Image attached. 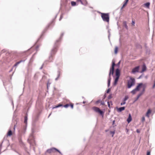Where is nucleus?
Returning <instances> with one entry per match:
<instances>
[{"instance_id":"20e7f679","label":"nucleus","mask_w":155,"mask_h":155,"mask_svg":"<svg viewBox=\"0 0 155 155\" xmlns=\"http://www.w3.org/2000/svg\"><path fill=\"white\" fill-rule=\"evenodd\" d=\"M55 151H57L60 154L61 153V152L58 150L54 147L48 149L46 151V152L49 153H54Z\"/></svg>"},{"instance_id":"de8ad7c7","label":"nucleus","mask_w":155,"mask_h":155,"mask_svg":"<svg viewBox=\"0 0 155 155\" xmlns=\"http://www.w3.org/2000/svg\"><path fill=\"white\" fill-rule=\"evenodd\" d=\"M42 68V66L40 68V69H41Z\"/></svg>"},{"instance_id":"423d86ee","label":"nucleus","mask_w":155,"mask_h":155,"mask_svg":"<svg viewBox=\"0 0 155 155\" xmlns=\"http://www.w3.org/2000/svg\"><path fill=\"white\" fill-rule=\"evenodd\" d=\"M77 2H80L82 4L84 5H86L87 4L86 0H77Z\"/></svg>"},{"instance_id":"7ed1b4c3","label":"nucleus","mask_w":155,"mask_h":155,"mask_svg":"<svg viewBox=\"0 0 155 155\" xmlns=\"http://www.w3.org/2000/svg\"><path fill=\"white\" fill-rule=\"evenodd\" d=\"M134 79L130 78L128 82L127 85L128 88H130L134 84Z\"/></svg>"},{"instance_id":"c9c22d12","label":"nucleus","mask_w":155,"mask_h":155,"mask_svg":"<svg viewBox=\"0 0 155 155\" xmlns=\"http://www.w3.org/2000/svg\"><path fill=\"white\" fill-rule=\"evenodd\" d=\"M111 97H112V96H111V95H110L108 97V98L109 99H111Z\"/></svg>"},{"instance_id":"f8f14e48","label":"nucleus","mask_w":155,"mask_h":155,"mask_svg":"<svg viewBox=\"0 0 155 155\" xmlns=\"http://www.w3.org/2000/svg\"><path fill=\"white\" fill-rule=\"evenodd\" d=\"M131 120L132 118L131 117V115L130 114H129V117L127 120V121L128 123H129L131 121Z\"/></svg>"},{"instance_id":"9d476101","label":"nucleus","mask_w":155,"mask_h":155,"mask_svg":"<svg viewBox=\"0 0 155 155\" xmlns=\"http://www.w3.org/2000/svg\"><path fill=\"white\" fill-rule=\"evenodd\" d=\"M146 67L145 64H143L142 67V70L140 72L142 73L145 71L146 70Z\"/></svg>"},{"instance_id":"8fccbe9b","label":"nucleus","mask_w":155,"mask_h":155,"mask_svg":"<svg viewBox=\"0 0 155 155\" xmlns=\"http://www.w3.org/2000/svg\"><path fill=\"white\" fill-rule=\"evenodd\" d=\"M44 65V64H43L42 65V66H43V65Z\"/></svg>"},{"instance_id":"473e14b6","label":"nucleus","mask_w":155,"mask_h":155,"mask_svg":"<svg viewBox=\"0 0 155 155\" xmlns=\"http://www.w3.org/2000/svg\"><path fill=\"white\" fill-rule=\"evenodd\" d=\"M150 151H147V155H150Z\"/></svg>"},{"instance_id":"c85d7f7f","label":"nucleus","mask_w":155,"mask_h":155,"mask_svg":"<svg viewBox=\"0 0 155 155\" xmlns=\"http://www.w3.org/2000/svg\"><path fill=\"white\" fill-rule=\"evenodd\" d=\"M125 103H126V102L123 101V102L121 103L120 105H122L125 104Z\"/></svg>"},{"instance_id":"dca6fc26","label":"nucleus","mask_w":155,"mask_h":155,"mask_svg":"<svg viewBox=\"0 0 155 155\" xmlns=\"http://www.w3.org/2000/svg\"><path fill=\"white\" fill-rule=\"evenodd\" d=\"M144 5L147 8H149L150 3L149 2L146 3L144 4Z\"/></svg>"},{"instance_id":"4c0bfd02","label":"nucleus","mask_w":155,"mask_h":155,"mask_svg":"<svg viewBox=\"0 0 155 155\" xmlns=\"http://www.w3.org/2000/svg\"><path fill=\"white\" fill-rule=\"evenodd\" d=\"M62 18H63V16L62 15H61L60 16V18L59 19L60 21Z\"/></svg>"},{"instance_id":"72a5a7b5","label":"nucleus","mask_w":155,"mask_h":155,"mask_svg":"<svg viewBox=\"0 0 155 155\" xmlns=\"http://www.w3.org/2000/svg\"><path fill=\"white\" fill-rule=\"evenodd\" d=\"M135 24V22L134 21H132V24L133 25H134V24Z\"/></svg>"},{"instance_id":"39448f33","label":"nucleus","mask_w":155,"mask_h":155,"mask_svg":"<svg viewBox=\"0 0 155 155\" xmlns=\"http://www.w3.org/2000/svg\"><path fill=\"white\" fill-rule=\"evenodd\" d=\"M93 110L96 112L99 113L101 115H103V112L97 107H94L93 108Z\"/></svg>"},{"instance_id":"393cba45","label":"nucleus","mask_w":155,"mask_h":155,"mask_svg":"<svg viewBox=\"0 0 155 155\" xmlns=\"http://www.w3.org/2000/svg\"><path fill=\"white\" fill-rule=\"evenodd\" d=\"M128 1V0H125V2L123 5L124 6H125L126 5Z\"/></svg>"},{"instance_id":"c03bdc74","label":"nucleus","mask_w":155,"mask_h":155,"mask_svg":"<svg viewBox=\"0 0 155 155\" xmlns=\"http://www.w3.org/2000/svg\"><path fill=\"white\" fill-rule=\"evenodd\" d=\"M125 6H124V5H123V6H122L121 8V9H122L124 8V7Z\"/></svg>"},{"instance_id":"412c9836","label":"nucleus","mask_w":155,"mask_h":155,"mask_svg":"<svg viewBox=\"0 0 155 155\" xmlns=\"http://www.w3.org/2000/svg\"><path fill=\"white\" fill-rule=\"evenodd\" d=\"M118 49V47H116L114 50V53L115 54H117V53Z\"/></svg>"},{"instance_id":"6ab92c4d","label":"nucleus","mask_w":155,"mask_h":155,"mask_svg":"<svg viewBox=\"0 0 155 155\" xmlns=\"http://www.w3.org/2000/svg\"><path fill=\"white\" fill-rule=\"evenodd\" d=\"M62 106V104H59L58 105L55 106V107H53L52 108V109H53L55 108L59 107H61V106Z\"/></svg>"},{"instance_id":"cd10ccee","label":"nucleus","mask_w":155,"mask_h":155,"mask_svg":"<svg viewBox=\"0 0 155 155\" xmlns=\"http://www.w3.org/2000/svg\"><path fill=\"white\" fill-rule=\"evenodd\" d=\"M69 105L68 104H66L64 105V107L65 108H67L68 106Z\"/></svg>"},{"instance_id":"4be33fe9","label":"nucleus","mask_w":155,"mask_h":155,"mask_svg":"<svg viewBox=\"0 0 155 155\" xmlns=\"http://www.w3.org/2000/svg\"><path fill=\"white\" fill-rule=\"evenodd\" d=\"M146 84H144V85H143V87H142V88H143V92H144V91H145V88L146 87Z\"/></svg>"},{"instance_id":"09e8293b","label":"nucleus","mask_w":155,"mask_h":155,"mask_svg":"<svg viewBox=\"0 0 155 155\" xmlns=\"http://www.w3.org/2000/svg\"><path fill=\"white\" fill-rule=\"evenodd\" d=\"M51 115V114H50L48 116V117L50 116Z\"/></svg>"},{"instance_id":"ddd939ff","label":"nucleus","mask_w":155,"mask_h":155,"mask_svg":"<svg viewBox=\"0 0 155 155\" xmlns=\"http://www.w3.org/2000/svg\"><path fill=\"white\" fill-rule=\"evenodd\" d=\"M151 111L150 109H149L146 114V116L147 117H149V114L151 113Z\"/></svg>"},{"instance_id":"58836bf2","label":"nucleus","mask_w":155,"mask_h":155,"mask_svg":"<svg viewBox=\"0 0 155 155\" xmlns=\"http://www.w3.org/2000/svg\"><path fill=\"white\" fill-rule=\"evenodd\" d=\"M71 108L73 109V104H71Z\"/></svg>"},{"instance_id":"49530a36","label":"nucleus","mask_w":155,"mask_h":155,"mask_svg":"<svg viewBox=\"0 0 155 155\" xmlns=\"http://www.w3.org/2000/svg\"><path fill=\"white\" fill-rule=\"evenodd\" d=\"M85 101H83V104H85Z\"/></svg>"},{"instance_id":"f257e3e1","label":"nucleus","mask_w":155,"mask_h":155,"mask_svg":"<svg viewBox=\"0 0 155 155\" xmlns=\"http://www.w3.org/2000/svg\"><path fill=\"white\" fill-rule=\"evenodd\" d=\"M115 65V63L113 61H112V68H110V72L109 75V77L108 79V86L109 87L110 84V82L111 81V78H110V75L111 74H113L114 70V66Z\"/></svg>"},{"instance_id":"4468645a","label":"nucleus","mask_w":155,"mask_h":155,"mask_svg":"<svg viewBox=\"0 0 155 155\" xmlns=\"http://www.w3.org/2000/svg\"><path fill=\"white\" fill-rule=\"evenodd\" d=\"M119 78V77H116V78H115V81H114V85H116L117 83V82L118 81V79Z\"/></svg>"},{"instance_id":"a19ab883","label":"nucleus","mask_w":155,"mask_h":155,"mask_svg":"<svg viewBox=\"0 0 155 155\" xmlns=\"http://www.w3.org/2000/svg\"><path fill=\"white\" fill-rule=\"evenodd\" d=\"M59 75L58 77L57 78H55V80H57L58 78H59Z\"/></svg>"},{"instance_id":"a18cd8bd","label":"nucleus","mask_w":155,"mask_h":155,"mask_svg":"<svg viewBox=\"0 0 155 155\" xmlns=\"http://www.w3.org/2000/svg\"><path fill=\"white\" fill-rule=\"evenodd\" d=\"M48 84H47V87H48Z\"/></svg>"},{"instance_id":"ea45409f","label":"nucleus","mask_w":155,"mask_h":155,"mask_svg":"<svg viewBox=\"0 0 155 155\" xmlns=\"http://www.w3.org/2000/svg\"><path fill=\"white\" fill-rule=\"evenodd\" d=\"M120 61H119V62L118 63V64H117V65L118 66H119V65L120 64Z\"/></svg>"},{"instance_id":"aec40b11","label":"nucleus","mask_w":155,"mask_h":155,"mask_svg":"<svg viewBox=\"0 0 155 155\" xmlns=\"http://www.w3.org/2000/svg\"><path fill=\"white\" fill-rule=\"evenodd\" d=\"M129 97L128 96H125V97L123 99V101L125 102L126 101H127L128 99V98Z\"/></svg>"},{"instance_id":"5701e85b","label":"nucleus","mask_w":155,"mask_h":155,"mask_svg":"<svg viewBox=\"0 0 155 155\" xmlns=\"http://www.w3.org/2000/svg\"><path fill=\"white\" fill-rule=\"evenodd\" d=\"M12 135V132L11 130H10L8 132L7 136H11Z\"/></svg>"},{"instance_id":"9b49d317","label":"nucleus","mask_w":155,"mask_h":155,"mask_svg":"<svg viewBox=\"0 0 155 155\" xmlns=\"http://www.w3.org/2000/svg\"><path fill=\"white\" fill-rule=\"evenodd\" d=\"M116 77H119L120 75V71L118 69H117L116 70Z\"/></svg>"},{"instance_id":"f3484780","label":"nucleus","mask_w":155,"mask_h":155,"mask_svg":"<svg viewBox=\"0 0 155 155\" xmlns=\"http://www.w3.org/2000/svg\"><path fill=\"white\" fill-rule=\"evenodd\" d=\"M138 91L137 90V89H136V88H135V89H134V90H133L131 91V93L133 94H134L136 92V91Z\"/></svg>"},{"instance_id":"a878e982","label":"nucleus","mask_w":155,"mask_h":155,"mask_svg":"<svg viewBox=\"0 0 155 155\" xmlns=\"http://www.w3.org/2000/svg\"><path fill=\"white\" fill-rule=\"evenodd\" d=\"M124 25L125 28L127 29V26L126 24V22H124Z\"/></svg>"},{"instance_id":"37998d69","label":"nucleus","mask_w":155,"mask_h":155,"mask_svg":"<svg viewBox=\"0 0 155 155\" xmlns=\"http://www.w3.org/2000/svg\"><path fill=\"white\" fill-rule=\"evenodd\" d=\"M125 6H124V5H123V6H122L121 8V9H122L124 8V7Z\"/></svg>"},{"instance_id":"c756f323","label":"nucleus","mask_w":155,"mask_h":155,"mask_svg":"<svg viewBox=\"0 0 155 155\" xmlns=\"http://www.w3.org/2000/svg\"><path fill=\"white\" fill-rule=\"evenodd\" d=\"M145 119L144 117H142V122H143L145 121Z\"/></svg>"},{"instance_id":"6e6552de","label":"nucleus","mask_w":155,"mask_h":155,"mask_svg":"<svg viewBox=\"0 0 155 155\" xmlns=\"http://www.w3.org/2000/svg\"><path fill=\"white\" fill-rule=\"evenodd\" d=\"M144 84H143L142 83H140L139 84L137 87L136 88V89H137V91H139L140 88L142 87L143 85H144Z\"/></svg>"},{"instance_id":"0eeeda50","label":"nucleus","mask_w":155,"mask_h":155,"mask_svg":"<svg viewBox=\"0 0 155 155\" xmlns=\"http://www.w3.org/2000/svg\"><path fill=\"white\" fill-rule=\"evenodd\" d=\"M139 66H138L134 68L132 70V72L133 73L138 72L139 69Z\"/></svg>"},{"instance_id":"1a4fd4ad","label":"nucleus","mask_w":155,"mask_h":155,"mask_svg":"<svg viewBox=\"0 0 155 155\" xmlns=\"http://www.w3.org/2000/svg\"><path fill=\"white\" fill-rule=\"evenodd\" d=\"M117 111L118 112H121L125 109L124 107H122L120 108L117 107Z\"/></svg>"},{"instance_id":"f03ea898","label":"nucleus","mask_w":155,"mask_h":155,"mask_svg":"<svg viewBox=\"0 0 155 155\" xmlns=\"http://www.w3.org/2000/svg\"><path fill=\"white\" fill-rule=\"evenodd\" d=\"M101 16L103 20L104 21L109 22V16L108 13H101Z\"/></svg>"},{"instance_id":"f704fd0d","label":"nucleus","mask_w":155,"mask_h":155,"mask_svg":"<svg viewBox=\"0 0 155 155\" xmlns=\"http://www.w3.org/2000/svg\"><path fill=\"white\" fill-rule=\"evenodd\" d=\"M110 91V89H108L107 91V93H108Z\"/></svg>"},{"instance_id":"3c124183","label":"nucleus","mask_w":155,"mask_h":155,"mask_svg":"<svg viewBox=\"0 0 155 155\" xmlns=\"http://www.w3.org/2000/svg\"><path fill=\"white\" fill-rule=\"evenodd\" d=\"M114 121H113V123H114Z\"/></svg>"},{"instance_id":"2eb2a0df","label":"nucleus","mask_w":155,"mask_h":155,"mask_svg":"<svg viewBox=\"0 0 155 155\" xmlns=\"http://www.w3.org/2000/svg\"><path fill=\"white\" fill-rule=\"evenodd\" d=\"M27 120H28L27 116H26L25 117V120H24V123L26 124L25 128L26 127V126H27Z\"/></svg>"},{"instance_id":"b1692460","label":"nucleus","mask_w":155,"mask_h":155,"mask_svg":"<svg viewBox=\"0 0 155 155\" xmlns=\"http://www.w3.org/2000/svg\"><path fill=\"white\" fill-rule=\"evenodd\" d=\"M71 4L72 6H74L76 5V2H71Z\"/></svg>"},{"instance_id":"bb28decb","label":"nucleus","mask_w":155,"mask_h":155,"mask_svg":"<svg viewBox=\"0 0 155 155\" xmlns=\"http://www.w3.org/2000/svg\"><path fill=\"white\" fill-rule=\"evenodd\" d=\"M142 94V93H141L140 94H139L137 96V99H138L140 97V96H141V95Z\"/></svg>"},{"instance_id":"a211bd4d","label":"nucleus","mask_w":155,"mask_h":155,"mask_svg":"<svg viewBox=\"0 0 155 155\" xmlns=\"http://www.w3.org/2000/svg\"><path fill=\"white\" fill-rule=\"evenodd\" d=\"M24 61L21 60L20 61L17 62L14 65L15 66H17L19 64H20V63H21L22 62Z\"/></svg>"},{"instance_id":"2f4dec72","label":"nucleus","mask_w":155,"mask_h":155,"mask_svg":"<svg viewBox=\"0 0 155 155\" xmlns=\"http://www.w3.org/2000/svg\"><path fill=\"white\" fill-rule=\"evenodd\" d=\"M101 104L102 105H104V101H101Z\"/></svg>"},{"instance_id":"7c9ffc66","label":"nucleus","mask_w":155,"mask_h":155,"mask_svg":"<svg viewBox=\"0 0 155 155\" xmlns=\"http://www.w3.org/2000/svg\"><path fill=\"white\" fill-rule=\"evenodd\" d=\"M101 102V100H99L97 101L96 102V103L97 104Z\"/></svg>"},{"instance_id":"79ce46f5","label":"nucleus","mask_w":155,"mask_h":155,"mask_svg":"<svg viewBox=\"0 0 155 155\" xmlns=\"http://www.w3.org/2000/svg\"><path fill=\"white\" fill-rule=\"evenodd\" d=\"M107 103H108V106L109 107L110 106V104H109V102H107Z\"/></svg>"},{"instance_id":"e433bc0d","label":"nucleus","mask_w":155,"mask_h":155,"mask_svg":"<svg viewBox=\"0 0 155 155\" xmlns=\"http://www.w3.org/2000/svg\"><path fill=\"white\" fill-rule=\"evenodd\" d=\"M137 132L138 133H139L140 132V130L139 129H137Z\"/></svg>"}]
</instances>
